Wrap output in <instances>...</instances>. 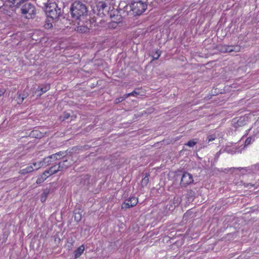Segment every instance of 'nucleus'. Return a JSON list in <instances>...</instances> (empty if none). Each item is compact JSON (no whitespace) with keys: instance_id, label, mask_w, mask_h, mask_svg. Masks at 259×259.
<instances>
[{"instance_id":"nucleus-1","label":"nucleus","mask_w":259,"mask_h":259,"mask_svg":"<svg viewBox=\"0 0 259 259\" xmlns=\"http://www.w3.org/2000/svg\"><path fill=\"white\" fill-rule=\"evenodd\" d=\"M70 14L75 20H83L88 15L86 6L79 2L73 3L70 8Z\"/></svg>"},{"instance_id":"nucleus-2","label":"nucleus","mask_w":259,"mask_h":259,"mask_svg":"<svg viewBox=\"0 0 259 259\" xmlns=\"http://www.w3.org/2000/svg\"><path fill=\"white\" fill-rule=\"evenodd\" d=\"M45 12L48 18L53 20H57L62 13L61 8H59L55 3L45 4Z\"/></svg>"},{"instance_id":"nucleus-36","label":"nucleus","mask_w":259,"mask_h":259,"mask_svg":"<svg viewBox=\"0 0 259 259\" xmlns=\"http://www.w3.org/2000/svg\"><path fill=\"white\" fill-rule=\"evenodd\" d=\"M255 169L259 170V163L255 165Z\"/></svg>"},{"instance_id":"nucleus-9","label":"nucleus","mask_w":259,"mask_h":259,"mask_svg":"<svg viewBox=\"0 0 259 259\" xmlns=\"http://www.w3.org/2000/svg\"><path fill=\"white\" fill-rule=\"evenodd\" d=\"M107 7V4L104 2H99L97 4V9L99 14L105 15L104 11H108Z\"/></svg>"},{"instance_id":"nucleus-14","label":"nucleus","mask_w":259,"mask_h":259,"mask_svg":"<svg viewBox=\"0 0 259 259\" xmlns=\"http://www.w3.org/2000/svg\"><path fill=\"white\" fill-rule=\"evenodd\" d=\"M50 193V190L48 189H45L43 193L41 195L40 201L44 203L46 201L47 198Z\"/></svg>"},{"instance_id":"nucleus-16","label":"nucleus","mask_w":259,"mask_h":259,"mask_svg":"<svg viewBox=\"0 0 259 259\" xmlns=\"http://www.w3.org/2000/svg\"><path fill=\"white\" fill-rule=\"evenodd\" d=\"M67 160H65L63 161V162L62 163H59L58 166H57L58 168L60 169V171H62L64 169H67L70 165L71 163L68 165H65V162H67Z\"/></svg>"},{"instance_id":"nucleus-23","label":"nucleus","mask_w":259,"mask_h":259,"mask_svg":"<svg viewBox=\"0 0 259 259\" xmlns=\"http://www.w3.org/2000/svg\"><path fill=\"white\" fill-rule=\"evenodd\" d=\"M70 114L69 113L67 112H64L60 117V119L62 121H64L66 119H68V118L70 117Z\"/></svg>"},{"instance_id":"nucleus-24","label":"nucleus","mask_w":259,"mask_h":259,"mask_svg":"<svg viewBox=\"0 0 259 259\" xmlns=\"http://www.w3.org/2000/svg\"><path fill=\"white\" fill-rule=\"evenodd\" d=\"M195 139H193L192 140L189 141L186 144H185V145H187L190 147H194L197 143V142L195 141Z\"/></svg>"},{"instance_id":"nucleus-8","label":"nucleus","mask_w":259,"mask_h":259,"mask_svg":"<svg viewBox=\"0 0 259 259\" xmlns=\"http://www.w3.org/2000/svg\"><path fill=\"white\" fill-rule=\"evenodd\" d=\"M50 89L49 84H45L42 87H39L35 91V94L37 97H40L44 93L49 91Z\"/></svg>"},{"instance_id":"nucleus-7","label":"nucleus","mask_w":259,"mask_h":259,"mask_svg":"<svg viewBox=\"0 0 259 259\" xmlns=\"http://www.w3.org/2000/svg\"><path fill=\"white\" fill-rule=\"evenodd\" d=\"M138 202V198L135 197H130L126 199L122 204L121 207L122 209H127L134 207L137 205Z\"/></svg>"},{"instance_id":"nucleus-4","label":"nucleus","mask_w":259,"mask_h":259,"mask_svg":"<svg viewBox=\"0 0 259 259\" xmlns=\"http://www.w3.org/2000/svg\"><path fill=\"white\" fill-rule=\"evenodd\" d=\"M21 13L26 19H32L35 15L34 6L30 3H25L21 9Z\"/></svg>"},{"instance_id":"nucleus-5","label":"nucleus","mask_w":259,"mask_h":259,"mask_svg":"<svg viewBox=\"0 0 259 259\" xmlns=\"http://www.w3.org/2000/svg\"><path fill=\"white\" fill-rule=\"evenodd\" d=\"M193 181L192 175L188 172H184L181 178L180 185L181 187H186L192 184Z\"/></svg>"},{"instance_id":"nucleus-13","label":"nucleus","mask_w":259,"mask_h":259,"mask_svg":"<svg viewBox=\"0 0 259 259\" xmlns=\"http://www.w3.org/2000/svg\"><path fill=\"white\" fill-rule=\"evenodd\" d=\"M30 165H32L33 166V171L37 170L39 169L40 168L44 167L42 160L37 162H33L32 163H31Z\"/></svg>"},{"instance_id":"nucleus-17","label":"nucleus","mask_w":259,"mask_h":259,"mask_svg":"<svg viewBox=\"0 0 259 259\" xmlns=\"http://www.w3.org/2000/svg\"><path fill=\"white\" fill-rule=\"evenodd\" d=\"M42 162L43 163V166H47L49 165L53 164V163L51 161V159L50 158V156L46 157L43 159L42 160Z\"/></svg>"},{"instance_id":"nucleus-10","label":"nucleus","mask_w":259,"mask_h":259,"mask_svg":"<svg viewBox=\"0 0 259 259\" xmlns=\"http://www.w3.org/2000/svg\"><path fill=\"white\" fill-rule=\"evenodd\" d=\"M33 171V166L29 164L26 168L20 169L19 171V174L21 175H25Z\"/></svg>"},{"instance_id":"nucleus-21","label":"nucleus","mask_w":259,"mask_h":259,"mask_svg":"<svg viewBox=\"0 0 259 259\" xmlns=\"http://www.w3.org/2000/svg\"><path fill=\"white\" fill-rule=\"evenodd\" d=\"M26 98V95H25L24 94H23V95L19 94L16 99L17 103L19 104H21Z\"/></svg>"},{"instance_id":"nucleus-37","label":"nucleus","mask_w":259,"mask_h":259,"mask_svg":"<svg viewBox=\"0 0 259 259\" xmlns=\"http://www.w3.org/2000/svg\"><path fill=\"white\" fill-rule=\"evenodd\" d=\"M115 25H117V23H114L113 24V26L115 27L116 26Z\"/></svg>"},{"instance_id":"nucleus-35","label":"nucleus","mask_w":259,"mask_h":259,"mask_svg":"<svg viewBox=\"0 0 259 259\" xmlns=\"http://www.w3.org/2000/svg\"><path fill=\"white\" fill-rule=\"evenodd\" d=\"M41 178H43L44 179V180L45 181L47 178H48V177H47L46 176L44 175V174H42L41 176H40Z\"/></svg>"},{"instance_id":"nucleus-28","label":"nucleus","mask_w":259,"mask_h":259,"mask_svg":"<svg viewBox=\"0 0 259 259\" xmlns=\"http://www.w3.org/2000/svg\"><path fill=\"white\" fill-rule=\"evenodd\" d=\"M126 98H127L126 96H125V95H123V96L116 99L115 103H120V102L123 101V100H124Z\"/></svg>"},{"instance_id":"nucleus-19","label":"nucleus","mask_w":259,"mask_h":259,"mask_svg":"<svg viewBox=\"0 0 259 259\" xmlns=\"http://www.w3.org/2000/svg\"><path fill=\"white\" fill-rule=\"evenodd\" d=\"M49 170L50 171V175H52L60 171V169L58 168V167H57V165H55L51 167Z\"/></svg>"},{"instance_id":"nucleus-25","label":"nucleus","mask_w":259,"mask_h":259,"mask_svg":"<svg viewBox=\"0 0 259 259\" xmlns=\"http://www.w3.org/2000/svg\"><path fill=\"white\" fill-rule=\"evenodd\" d=\"M254 141V137H248L245 142V146H248Z\"/></svg>"},{"instance_id":"nucleus-20","label":"nucleus","mask_w":259,"mask_h":259,"mask_svg":"<svg viewBox=\"0 0 259 259\" xmlns=\"http://www.w3.org/2000/svg\"><path fill=\"white\" fill-rule=\"evenodd\" d=\"M24 0H8L12 5L16 7H18L20 4L24 2Z\"/></svg>"},{"instance_id":"nucleus-3","label":"nucleus","mask_w":259,"mask_h":259,"mask_svg":"<svg viewBox=\"0 0 259 259\" xmlns=\"http://www.w3.org/2000/svg\"><path fill=\"white\" fill-rule=\"evenodd\" d=\"M130 12L134 15H140L147 9V4L142 1H134L129 6Z\"/></svg>"},{"instance_id":"nucleus-6","label":"nucleus","mask_w":259,"mask_h":259,"mask_svg":"<svg viewBox=\"0 0 259 259\" xmlns=\"http://www.w3.org/2000/svg\"><path fill=\"white\" fill-rule=\"evenodd\" d=\"M241 47L239 46H222L220 50L222 53H237L240 51Z\"/></svg>"},{"instance_id":"nucleus-31","label":"nucleus","mask_w":259,"mask_h":259,"mask_svg":"<svg viewBox=\"0 0 259 259\" xmlns=\"http://www.w3.org/2000/svg\"><path fill=\"white\" fill-rule=\"evenodd\" d=\"M45 181L44 180V179L43 178H41V177L40 176H39L36 181V183L37 184H41L42 182H44Z\"/></svg>"},{"instance_id":"nucleus-29","label":"nucleus","mask_w":259,"mask_h":259,"mask_svg":"<svg viewBox=\"0 0 259 259\" xmlns=\"http://www.w3.org/2000/svg\"><path fill=\"white\" fill-rule=\"evenodd\" d=\"M57 155L58 154H52V155L49 156L50 158L51 159V161H52V162L53 163V164H54V161H55L56 160L59 159L58 157H57Z\"/></svg>"},{"instance_id":"nucleus-27","label":"nucleus","mask_w":259,"mask_h":259,"mask_svg":"<svg viewBox=\"0 0 259 259\" xmlns=\"http://www.w3.org/2000/svg\"><path fill=\"white\" fill-rule=\"evenodd\" d=\"M149 182L148 176H146L142 180V185L143 186H146Z\"/></svg>"},{"instance_id":"nucleus-33","label":"nucleus","mask_w":259,"mask_h":259,"mask_svg":"<svg viewBox=\"0 0 259 259\" xmlns=\"http://www.w3.org/2000/svg\"><path fill=\"white\" fill-rule=\"evenodd\" d=\"M43 174H44V175L48 177H49L50 176V171L49 170H47L45 171Z\"/></svg>"},{"instance_id":"nucleus-15","label":"nucleus","mask_w":259,"mask_h":259,"mask_svg":"<svg viewBox=\"0 0 259 259\" xmlns=\"http://www.w3.org/2000/svg\"><path fill=\"white\" fill-rule=\"evenodd\" d=\"M89 29L88 27L83 25H79L76 27V30L80 33H85L89 31Z\"/></svg>"},{"instance_id":"nucleus-38","label":"nucleus","mask_w":259,"mask_h":259,"mask_svg":"<svg viewBox=\"0 0 259 259\" xmlns=\"http://www.w3.org/2000/svg\"><path fill=\"white\" fill-rule=\"evenodd\" d=\"M250 185V186L252 187L253 186V184H248V186Z\"/></svg>"},{"instance_id":"nucleus-30","label":"nucleus","mask_w":259,"mask_h":259,"mask_svg":"<svg viewBox=\"0 0 259 259\" xmlns=\"http://www.w3.org/2000/svg\"><path fill=\"white\" fill-rule=\"evenodd\" d=\"M230 169L231 170L236 169V170H238L239 171H242V174H244V173L246 171V168H243V167H238V168L232 167V168H231Z\"/></svg>"},{"instance_id":"nucleus-22","label":"nucleus","mask_w":259,"mask_h":259,"mask_svg":"<svg viewBox=\"0 0 259 259\" xmlns=\"http://www.w3.org/2000/svg\"><path fill=\"white\" fill-rule=\"evenodd\" d=\"M160 55H161V52L158 50H156L155 51V52L154 53V55H152L153 59H152V61H154L155 60H157L160 56Z\"/></svg>"},{"instance_id":"nucleus-32","label":"nucleus","mask_w":259,"mask_h":259,"mask_svg":"<svg viewBox=\"0 0 259 259\" xmlns=\"http://www.w3.org/2000/svg\"><path fill=\"white\" fill-rule=\"evenodd\" d=\"M64 153H65L63 152H59L55 153V154H58V155H57V157H58V159H61L63 156H64Z\"/></svg>"},{"instance_id":"nucleus-18","label":"nucleus","mask_w":259,"mask_h":259,"mask_svg":"<svg viewBox=\"0 0 259 259\" xmlns=\"http://www.w3.org/2000/svg\"><path fill=\"white\" fill-rule=\"evenodd\" d=\"M140 95V90L139 89H136L134 90L132 93L126 94L125 96H126V98H128L130 96H134V97H137L138 95Z\"/></svg>"},{"instance_id":"nucleus-12","label":"nucleus","mask_w":259,"mask_h":259,"mask_svg":"<svg viewBox=\"0 0 259 259\" xmlns=\"http://www.w3.org/2000/svg\"><path fill=\"white\" fill-rule=\"evenodd\" d=\"M84 250V245H81L74 251V257L75 258H78L83 253Z\"/></svg>"},{"instance_id":"nucleus-26","label":"nucleus","mask_w":259,"mask_h":259,"mask_svg":"<svg viewBox=\"0 0 259 259\" xmlns=\"http://www.w3.org/2000/svg\"><path fill=\"white\" fill-rule=\"evenodd\" d=\"M44 27L46 29H50L53 27V25L50 20H48L46 21L45 24H44Z\"/></svg>"},{"instance_id":"nucleus-11","label":"nucleus","mask_w":259,"mask_h":259,"mask_svg":"<svg viewBox=\"0 0 259 259\" xmlns=\"http://www.w3.org/2000/svg\"><path fill=\"white\" fill-rule=\"evenodd\" d=\"M216 138V136L214 135H211L207 136V139L205 141H203L201 144V148H205L207 146V144H209V142L214 140Z\"/></svg>"},{"instance_id":"nucleus-34","label":"nucleus","mask_w":259,"mask_h":259,"mask_svg":"<svg viewBox=\"0 0 259 259\" xmlns=\"http://www.w3.org/2000/svg\"><path fill=\"white\" fill-rule=\"evenodd\" d=\"M5 91L3 89H0V96H2L5 94Z\"/></svg>"}]
</instances>
